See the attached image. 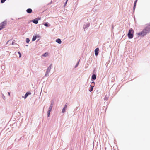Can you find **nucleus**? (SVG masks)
<instances>
[{"instance_id":"1a4fd4ad","label":"nucleus","mask_w":150,"mask_h":150,"mask_svg":"<svg viewBox=\"0 0 150 150\" xmlns=\"http://www.w3.org/2000/svg\"><path fill=\"white\" fill-rule=\"evenodd\" d=\"M30 94H31V93H29V92L26 93V94L25 95L24 98L25 99L28 96V95Z\"/></svg>"},{"instance_id":"6e6552de","label":"nucleus","mask_w":150,"mask_h":150,"mask_svg":"<svg viewBox=\"0 0 150 150\" xmlns=\"http://www.w3.org/2000/svg\"><path fill=\"white\" fill-rule=\"evenodd\" d=\"M56 41L57 43H59V44H61L62 42V41L60 39H57L56 40Z\"/></svg>"},{"instance_id":"5701e85b","label":"nucleus","mask_w":150,"mask_h":150,"mask_svg":"<svg viewBox=\"0 0 150 150\" xmlns=\"http://www.w3.org/2000/svg\"><path fill=\"white\" fill-rule=\"evenodd\" d=\"M68 0H67L65 2V4H66Z\"/></svg>"},{"instance_id":"423d86ee","label":"nucleus","mask_w":150,"mask_h":150,"mask_svg":"<svg viewBox=\"0 0 150 150\" xmlns=\"http://www.w3.org/2000/svg\"><path fill=\"white\" fill-rule=\"evenodd\" d=\"M99 49L98 48H96L95 50V55L97 56L98 54V52L99 51Z\"/></svg>"},{"instance_id":"f257e3e1","label":"nucleus","mask_w":150,"mask_h":150,"mask_svg":"<svg viewBox=\"0 0 150 150\" xmlns=\"http://www.w3.org/2000/svg\"><path fill=\"white\" fill-rule=\"evenodd\" d=\"M149 32H150V28H148L144 29L142 31L138 33V34L139 36H143Z\"/></svg>"},{"instance_id":"0eeeda50","label":"nucleus","mask_w":150,"mask_h":150,"mask_svg":"<svg viewBox=\"0 0 150 150\" xmlns=\"http://www.w3.org/2000/svg\"><path fill=\"white\" fill-rule=\"evenodd\" d=\"M26 11L28 13H32V11L31 9L29 8L26 10Z\"/></svg>"},{"instance_id":"dca6fc26","label":"nucleus","mask_w":150,"mask_h":150,"mask_svg":"<svg viewBox=\"0 0 150 150\" xmlns=\"http://www.w3.org/2000/svg\"><path fill=\"white\" fill-rule=\"evenodd\" d=\"M136 2H136V1L134 3V10L135 8V7L136 6Z\"/></svg>"},{"instance_id":"7ed1b4c3","label":"nucleus","mask_w":150,"mask_h":150,"mask_svg":"<svg viewBox=\"0 0 150 150\" xmlns=\"http://www.w3.org/2000/svg\"><path fill=\"white\" fill-rule=\"evenodd\" d=\"M7 22L6 21H4L0 24V30L5 28Z\"/></svg>"},{"instance_id":"a878e982","label":"nucleus","mask_w":150,"mask_h":150,"mask_svg":"<svg viewBox=\"0 0 150 150\" xmlns=\"http://www.w3.org/2000/svg\"><path fill=\"white\" fill-rule=\"evenodd\" d=\"M94 83V82H93L92 83Z\"/></svg>"},{"instance_id":"20e7f679","label":"nucleus","mask_w":150,"mask_h":150,"mask_svg":"<svg viewBox=\"0 0 150 150\" xmlns=\"http://www.w3.org/2000/svg\"><path fill=\"white\" fill-rule=\"evenodd\" d=\"M53 104H51L50 106L49 107V110L48 112V117H49L50 116V112L51 111L52 108Z\"/></svg>"},{"instance_id":"39448f33","label":"nucleus","mask_w":150,"mask_h":150,"mask_svg":"<svg viewBox=\"0 0 150 150\" xmlns=\"http://www.w3.org/2000/svg\"><path fill=\"white\" fill-rule=\"evenodd\" d=\"M40 36L38 35H36L35 36H33L32 39V41H35L36 38H39Z\"/></svg>"},{"instance_id":"6ab92c4d","label":"nucleus","mask_w":150,"mask_h":150,"mask_svg":"<svg viewBox=\"0 0 150 150\" xmlns=\"http://www.w3.org/2000/svg\"><path fill=\"white\" fill-rule=\"evenodd\" d=\"M44 25L45 26H48V25L47 23H45L44 24Z\"/></svg>"},{"instance_id":"9d476101","label":"nucleus","mask_w":150,"mask_h":150,"mask_svg":"<svg viewBox=\"0 0 150 150\" xmlns=\"http://www.w3.org/2000/svg\"><path fill=\"white\" fill-rule=\"evenodd\" d=\"M96 77V75L93 74L92 76V78L93 80H95Z\"/></svg>"},{"instance_id":"2eb2a0df","label":"nucleus","mask_w":150,"mask_h":150,"mask_svg":"<svg viewBox=\"0 0 150 150\" xmlns=\"http://www.w3.org/2000/svg\"><path fill=\"white\" fill-rule=\"evenodd\" d=\"M66 109V108H64L62 109V113L64 112L65 111Z\"/></svg>"},{"instance_id":"a211bd4d","label":"nucleus","mask_w":150,"mask_h":150,"mask_svg":"<svg viewBox=\"0 0 150 150\" xmlns=\"http://www.w3.org/2000/svg\"><path fill=\"white\" fill-rule=\"evenodd\" d=\"M6 0H1V3H4L5 1H6Z\"/></svg>"},{"instance_id":"f8f14e48","label":"nucleus","mask_w":150,"mask_h":150,"mask_svg":"<svg viewBox=\"0 0 150 150\" xmlns=\"http://www.w3.org/2000/svg\"><path fill=\"white\" fill-rule=\"evenodd\" d=\"M33 22L36 24H37L38 23V21L37 20H33Z\"/></svg>"},{"instance_id":"393cba45","label":"nucleus","mask_w":150,"mask_h":150,"mask_svg":"<svg viewBox=\"0 0 150 150\" xmlns=\"http://www.w3.org/2000/svg\"><path fill=\"white\" fill-rule=\"evenodd\" d=\"M137 0H136V1H136V2H137Z\"/></svg>"},{"instance_id":"4be33fe9","label":"nucleus","mask_w":150,"mask_h":150,"mask_svg":"<svg viewBox=\"0 0 150 150\" xmlns=\"http://www.w3.org/2000/svg\"><path fill=\"white\" fill-rule=\"evenodd\" d=\"M8 95H9V96H10V93H9V92H8Z\"/></svg>"},{"instance_id":"b1692460","label":"nucleus","mask_w":150,"mask_h":150,"mask_svg":"<svg viewBox=\"0 0 150 150\" xmlns=\"http://www.w3.org/2000/svg\"><path fill=\"white\" fill-rule=\"evenodd\" d=\"M14 43V42H12V44L13 45H14V44H13Z\"/></svg>"},{"instance_id":"f3484780","label":"nucleus","mask_w":150,"mask_h":150,"mask_svg":"<svg viewBox=\"0 0 150 150\" xmlns=\"http://www.w3.org/2000/svg\"><path fill=\"white\" fill-rule=\"evenodd\" d=\"M17 53L19 55V58L21 57V54L20 53V52H17Z\"/></svg>"},{"instance_id":"4468645a","label":"nucleus","mask_w":150,"mask_h":150,"mask_svg":"<svg viewBox=\"0 0 150 150\" xmlns=\"http://www.w3.org/2000/svg\"><path fill=\"white\" fill-rule=\"evenodd\" d=\"M30 41V40L28 38H27L26 39V42L28 43H29V42Z\"/></svg>"},{"instance_id":"412c9836","label":"nucleus","mask_w":150,"mask_h":150,"mask_svg":"<svg viewBox=\"0 0 150 150\" xmlns=\"http://www.w3.org/2000/svg\"><path fill=\"white\" fill-rule=\"evenodd\" d=\"M51 69V67L50 66L48 68V70L49 69V71Z\"/></svg>"},{"instance_id":"9b49d317","label":"nucleus","mask_w":150,"mask_h":150,"mask_svg":"<svg viewBox=\"0 0 150 150\" xmlns=\"http://www.w3.org/2000/svg\"><path fill=\"white\" fill-rule=\"evenodd\" d=\"M48 53L47 52H46V53H45L44 54H43L42 55V56H44V57H46V56H48Z\"/></svg>"},{"instance_id":"f03ea898","label":"nucleus","mask_w":150,"mask_h":150,"mask_svg":"<svg viewBox=\"0 0 150 150\" xmlns=\"http://www.w3.org/2000/svg\"><path fill=\"white\" fill-rule=\"evenodd\" d=\"M134 31L132 28L130 29L127 34V36L129 38L131 39L133 37Z\"/></svg>"},{"instance_id":"aec40b11","label":"nucleus","mask_w":150,"mask_h":150,"mask_svg":"<svg viewBox=\"0 0 150 150\" xmlns=\"http://www.w3.org/2000/svg\"><path fill=\"white\" fill-rule=\"evenodd\" d=\"M67 104L66 103L65 105V106L64 108H66L67 107Z\"/></svg>"},{"instance_id":"ddd939ff","label":"nucleus","mask_w":150,"mask_h":150,"mask_svg":"<svg viewBox=\"0 0 150 150\" xmlns=\"http://www.w3.org/2000/svg\"><path fill=\"white\" fill-rule=\"evenodd\" d=\"M91 88L89 89V91L90 92L92 91H93V86H91Z\"/></svg>"}]
</instances>
